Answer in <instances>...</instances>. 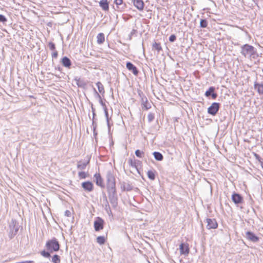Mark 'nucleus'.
<instances>
[{
  "label": "nucleus",
  "instance_id": "4",
  "mask_svg": "<svg viewBox=\"0 0 263 263\" xmlns=\"http://www.w3.org/2000/svg\"><path fill=\"white\" fill-rule=\"evenodd\" d=\"M10 232L9 237L10 239L13 238L17 233L19 229V225L15 220H12L9 225Z\"/></svg>",
  "mask_w": 263,
  "mask_h": 263
},
{
  "label": "nucleus",
  "instance_id": "18",
  "mask_svg": "<svg viewBox=\"0 0 263 263\" xmlns=\"http://www.w3.org/2000/svg\"><path fill=\"white\" fill-rule=\"evenodd\" d=\"M90 162V158H88V160L86 161H83L82 160H80L78 161L77 164V168L79 170H83L86 168L87 165Z\"/></svg>",
  "mask_w": 263,
  "mask_h": 263
},
{
  "label": "nucleus",
  "instance_id": "39",
  "mask_svg": "<svg viewBox=\"0 0 263 263\" xmlns=\"http://www.w3.org/2000/svg\"><path fill=\"white\" fill-rule=\"evenodd\" d=\"M7 21V18L3 14H0V22L5 23Z\"/></svg>",
  "mask_w": 263,
  "mask_h": 263
},
{
  "label": "nucleus",
  "instance_id": "30",
  "mask_svg": "<svg viewBox=\"0 0 263 263\" xmlns=\"http://www.w3.org/2000/svg\"><path fill=\"white\" fill-rule=\"evenodd\" d=\"M97 242L100 245L104 244L105 242V238L103 236H100L97 238Z\"/></svg>",
  "mask_w": 263,
  "mask_h": 263
},
{
  "label": "nucleus",
  "instance_id": "20",
  "mask_svg": "<svg viewBox=\"0 0 263 263\" xmlns=\"http://www.w3.org/2000/svg\"><path fill=\"white\" fill-rule=\"evenodd\" d=\"M61 63L64 67L69 69L72 64L70 60L67 57H64L61 59Z\"/></svg>",
  "mask_w": 263,
  "mask_h": 263
},
{
  "label": "nucleus",
  "instance_id": "44",
  "mask_svg": "<svg viewBox=\"0 0 263 263\" xmlns=\"http://www.w3.org/2000/svg\"><path fill=\"white\" fill-rule=\"evenodd\" d=\"M93 91L95 92V97L99 99H101V97L100 95L97 92V91L96 90L95 88H93Z\"/></svg>",
  "mask_w": 263,
  "mask_h": 263
},
{
  "label": "nucleus",
  "instance_id": "53",
  "mask_svg": "<svg viewBox=\"0 0 263 263\" xmlns=\"http://www.w3.org/2000/svg\"><path fill=\"white\" fill-rule=\"evenodd\" d=\"M259 163L260 164L261 167L263 168V160L259 162Z\"/></svg>",
  "mask_w": 263,
  "mask_h": 263
},
{
  "label": "nucleus",
  "instance_id": "1",
  "mask_svg": "<svg viewBox=\"0 0 263 263\" xmlns=\"http://www.w3.org/2000/svg\"><path fill=\"white\" fill-rule=\"evenodd\" d=\"M105 180L106 183V189L116 188V178L111 170H108L106 173Z\"/></svg>",
  "mask_w": 263,
  "mask_h": 263
},
{
  "label": "nucleus",
  "instance_id": "48",
  "mask_svg": "<svg viewBox=\"0 0 263 263\" xmlns=\"http://www.w3.org/2000/svg\"><path fill=\"white\" fill-rule=\"evenodd\" d=\"M64 215L67 217H70L71 216V212L69 210H66Z\"/></svg>",
  "mask_w": 263,
  "mask_h": 263
},
{
  "label": "nucleus",
  "instance_id": "52",
  "mask_svg": "<svg viewBox=\"0 0 263 263\" xmlns=\"http://www.w3.org/2000/svg\"><path fill=\"white\" fill-rule=\"evenodd\" d=\"M96 116V114H95V112L93 111V112H92V119H93L95 120V116Z\"/></svg>",
  "mask_w": 263,
  "mask_h": 263
},
{
  "label": "nucleus",
  "instance_id": "15",
  "mask_svg": "<svg viewBox=\"0 0 263 263\" xmlns=\"http://www.w3.org/2000/svg\"><path fill=\"white\" fill-rule=\"evenodd\" d=\"M246 238L253 242H257L259 241V237L251 231L246 232Z\"/></svg>",
  "mask_w": 263,
  "mask_h": 263
},
{
  "label": "nucleus",
  "instance_id": "6",
  "mask_svg": "<svg viewBox=\"0 0 263 263\" xmlns=\"http://www.w3.org/2000/svg\"><path fill=\"white\" fill-rule=\"evenodd\" d=\"M254 53V47L251 45L246 44L241 47V53L245 57H246L247 55H253Z\"/></svg>",
  "mask_w": 263,
  "mask_h": 263
},
{
  "label": "nucleus",
  "instance_id": "14",
  "mask_svg": "<svg viewBox=\"0 0 263 263\" xmlns=\"http://www.w3.org/2000/svg\"><path fill=\"white\" fill-rule=\"evenodd\" d=\"M181 254L187 255L190 252L189 246L187 243H181L179 246Z\"/></svg>",
  "mask_w": 263,
  "mask_h": 263
},
{
  "label": "nucleus",
  "instance_id": "34",
  "mask_svg": "<svg viewBox=\"0 0 263 263\" xmlns=\"http://www.w3.org/2000/svg\"><path fill=\"white\" fill-rule=\"evenodd\" d=\"M128 163L132 167L135 168L137 167V162L136 160H133L132 159H130L128 160Z\"/></svg>",
  "mask_w": 263,
  "mask_h": 263
},
{
  "label": "nucleus",
  "instance_id": "46",
  "mask_svg": "<svg viewBox=\"0 0 263 263\" xmlns=\"http://www.w3.org/2000/svg\"><path fill=\"white\" fill-rule=\"evenodd\" d=\"M105 210L106 211V212L109 214V213H111V209L110 205H106L104 207Z\"/></svg>",
  "mask_w": 263,
  "mask_h": 263
},
{
  "label": "nucleus",
  "instance_id": "45",
  "mask_svg": "<svg viewBox=\"0 0 263 263\" xmlns=\"http://www.w3.org/2000/svg\"><path fill=\"white\" fill-rule=\"evenodd\" d=\"M104 110L105 117L106 119V121H108V120H109V118H108V113L107 107H104Z\"/></svg>",
  "mask_w": 263,
  "mask_h": 263
},
{
  "label": "nucleus",
  "instance_id": "22",
  "mask_svg": "<svg viewBox=\"0 0 263 263\" xmlns=\"http://www.w3.org/2000/svg\"><path fill=\"white\" fill-rule=\"evenodd\" d=\"M126 8V4L125 3H123L121 5L117 6V7H115L113 6V8L116 11L122 12H124Z\"/></svg>",
  "mask_w": 263,
  "mask_h": 263
},
{
  "label": "nucleus",
  "instance_id": "29",
  "mask_svg": "<svg viewBox=\"0 0 263 263\" xmlns=\"http://www.w3.org/2000/svg\"><path fill=\"white\" fill-rule=\"evenodd\" d=\"M51 261L53 263H60L61 258H60V256L57 254H54L52 257Z\"/></svg>",
  "mask_w": 263,
  "mask_h": 263
},
{
  "label": "nucleus",
  "instance_id": "55",
  "mask_svg": "<svg viewBox=\"0 0 263 263\" xmlns=\"http://www.w3.org/2000/svg\"><path fill=\"white\" fill-rule=\"evenodd\" d=\"M56 69H58L59 71L61 70V68L60 67H58L57 68H55Z\"/></svg>",
  "mask_w": 263,
  "mask_h": 263
},
{
  "label": "nucleus",
  "instance_id": "40",
  "mask_svg": "<svg viewBox=\"0 0 263 263\" xmlns=\"http://www.w3.org/2000/svg\"><path fill=\"white\" fill-rule=\"evenodd\" d=\"M176 40V36L175 34H172L169 37V41L170 42H174Z\"/></svg>",
  "mask_w": 263,
  "mask_h": 263
},
{
  "label": "nucleus",
  "instance_id": "8",
  "mask_svg": "<svg viewBox=\"0 0 263 263\" xmlns=\"http://www.w3.org/2000/svg\"><path fill=\"white\" fill-rule=\"evenodd\" d=\"M122 192H129L133 190L134 186L129 181H123L120 182Z\"/></svg>",
  "mask_w": 263,
  "mask_h": 263
},
{
  "label": "nucleus",
  "instance_id": "21",
  "mask_svg": "<svg viewBox=\"0 0 263 263\" xmlns=\"http://www.w3.org/2000/svg\"><path fill=\"white\" fill-rule=\"evenodd\" d=\"M74 80L76 82V84L79 87L85 88L87 86V83L84 80H81L80 78L76 77Z\"/></svg>",
  "mask_w": 263,
  "mask_h": 263
},
{
  "label": "nucleus",
  "instance_id": "57",
  "mask_svg": "<svg viewBox=\"0 0 263 263\" xmlns=\"http://www.w3.org/2000/svg\"><path fill=\"white\" fill-rule=\"evenodd\" d=\"M8 261L7 260H5L4 261H3V262H7Z\"/></svg>",
  "mask_w": 263,
  "mask_h": 263
},
{
  "label": "nucleus",
  "instance_id": "16",
  "mask_svg": "<svg viewBox=\"0 0 263 263\" xmlns=\"http://www.w3.org/2000/svg\"><path fill=\"white\" fill-rule=\"evenodd\" d=\"M94 178H95L96 183L97 185L101 188L105 187V184L103 183V179L100 173H96L94 175Z\"/></svg>",
  "mask_w": 263,
  "mask_h": 263
},
{
  "label": "nucleus",
  "instance_id": "43",
  "mask_svg": "<svg viewBox=\"0 0 263 263\" xmlns=\"http://www.w3.org/2000/svg\"><path fill=\"white\" fill-rule=\"evenodd\" d=\"M254 157H255L256 159L258 161V162L261 161L263 159L260 157V156L256 153L254 154Z\"/></svg>",
  "mask_w": 263,
  "mask_h": 263
},
{
  "label": "nucleus",
  "instance_id": "51",
  "mask_svg": "<svg viewBox=\"0 0 263 263\" xmlns=\"http://www.w3.org/2000/svg\"><path fill=\"white\" fill-rule=\"evenodd\" d=\"M107 124L108 130H109L110 129V124H109V120H108V121H107Z\"/></svg>",
  "mask_w": 263,
  "mask_h": 263
},
{
  "label": "nucleus",
  "instance_id": "50",
  "mask_svg": "<svg viewBox=\"0 0 263 263\" xmlns=\"http://www.w3.org/2000/svg\"><path fill=\"white\" fill-rule=\"evenodd\" d=\"M99 102L100 104L103 107V108L104 109V107H106V106L105 104V103L103 102L102 98L101 99H99Z\"/></svg>",
  "mask_w": 263,
  "mask_h": 263
},
{
  "label": "nucleus",
  "instance_id": "31",
  "mask_svg": "<svg viewBox=\"0 0 263 263\" xmlns=\"http://www.w3.org/2000/svg\"><path fill=\"white\" fill-rule=\"evenodd\" d=\"M208 23L206 19H201L200 21V27L202 28H206Z\"/></svg>",
  "mask_w": 263,
  "mask_h": 263
},
{
  "label": "nucleus",
  "instance_id": "56",
  "mask_svg": "<svg viewBox=\"0 0 263 263\" xmlns=\"http://www.w3.org/2000/svg\"><path fill=\"white\" fill-rule=\"evenodd\" d=\"M93 134H94V135H96L97 133L95 132V133L93 132Z\"/></svg>",
  "mask_w": 263,
  "mask_h": 263
},
{
  "label": "nucleus",
  "instance_id": "28",
  "mask_svg": "<svg viewBox=\"0 0 263 263\" xmlns=\"http://www.w3.org/2000/svg\"><path fill=\"white\" fill-rule=\"evenodd\" d=\"M147 175L148 178L152 180H154L156 178L155 172L154 171L151 170L148 171Z\"/></svg>",
  "mask_w": 263,
  "mask_h": 263
},
{
  "label": "nucleus",
  "instance_id": "10",
  "mask_svg": "<svg viewBox=\"0 0 263 263\" xmlns=\"http://www.w3.org/2000/svg\"><path fill=\"white\" fill-rule=\"evenodd\" d=\"M207 98L211 97L212 99H216L217 97V94L215 92V88L214 86H211L207 90L204 94Z\"/></svg>",
  "mask_w": 263,
  "mask_h": 263
},
{
  "label": "nucleus",
  "instance_id": "32",
  "mask_svg": "<svg viewBox=\"0 0 263 263\" xmlns=\"http://www.w3.org/2000/svg\"><path fill=\"white\" fill-rule=\"evenodd\" d=\"M155 119V114L153 112H149L147 116V120L149 123L152 122Z\"/></svg>",
  "mask_w": 263,
  "mask_h": 263
},
{
  "label": "nucleus",
  "instance_id": "17",
  "mask_svg": "<svg viewBox=\"0 0 263 263\" xmlns=\"http://www.w3.org/2000/svg\"><path fill=\"white\" fill-rule=\"evenodd\" d=\"M82 186L85 191L89 192H91L93 189V184L89 181L83 182Z\"/></svg>",
  "mask_w": 263,
  "mask_h": 263
},
{
  "label": "nucleus",
  "instance_id": "54",
  "mask_svg": "<svg viewBox=\"0 0 263 263\" xmlns=\"http://www.w3.org/2000/svg\"><path fill=\"white\" fill-rule=\"evenodd\" d=\"M91 109H92V112H93V111L95 112V108L93 107V105H91Z\"/></svg>",
  "mask_w": 263,
  "mask_h": 263
},
{
  "label": "nucleus",
  "instance_id": "24",
  "mask_svg": "<svg viewBox=\"0 0 263 263\" xmlns=\"http://www.w3.org/2000/svg\"><path fill=\"white\" fill-rule=\"evenodd\" d=\"M97 42L98 44H102L105 41V36L103 33H99L97 36Z\"/></svg>",
  "mask_w": 263,
  "mask_h": 263
},
{
  "label": "nucleus",
  "instance_id": "47",
  "mask_svg": "<svg viewBox=\"0 0 263 263\" xmlns=\"http://www.w3.org/2000/svg\"><path fill=\"white\" fill-rule=\"evenodd\" d=\"M53 51H54V52L52 53V58L56 59L58 57V52L55 50H53Z\"/></svg>",
  "mask_w": 263,
  "mask_h": 263
},
{
  "label": "nucleus",
  "instance_id": "38",
  "mask_svg": "<svg viewBox=\"0 0 263 263\" xmlns=\"http://www.w3.org/2000/svg\"><path fill=\"white\" fill-rule=\"evenodd\" d=\"M78 174L80 178L85 179L86 178V174L84 172H80Z\"/></svg>",
  "mask_w": 263,
  "mask_h": 263
},
{
  "label": "nucleus",
  "instance_id": "2",
  "mask_svg": "<svg viewBox=\"0 0 263 263\" xmlns=\"http://www.w3.org/2000/svg\"><path fill=\"white\" fill-rule=\"evenodd\" d=\"M107 192L108 193V197L110 203L113 208H116L118 205V200L116 187L107 189Z\"/></svg>",
  "mask_w": 263,
  "mask_h": 263
},
{
  "label": "nucleus",
  "instance_id": "26",
  "mask_svg": "<svg viewBox=\"0 0 263 263\" xmlns=\"http://www.w3.org/2000/svg\"><path fill=\"white\" fill-rule=\"evenodd\" d=\"M254 88L257 90L259 94L263 95V84L255 83L254 84Z\"/></svg>",
  "mask_w": 263,
  "mask_h": 263
},
{
  "label": "nucleus",
  "instance_id": "13",
  "mask_svg": "<svg viewBox=\"0 0 263 263\" xmlns=\"http://www.w3.org/2000/svg\"><path fill=\"white\" fill-rule=\"evenodd\" d=\"M127 69L132 72L135 76H137L139 72L138 69L132 62H127L126 64Z\"/></svg>",
  "mask_w": 263,
  "mask_h": 263
},
{
  "label": "nucleus",
  "instance_id": "11",
  "mask_svg": "<svg viewBox=\"0 0 263 263\" xmlns=\"http://www.w3.org/2000/svg\"><path fill=\"white\" fill-rule=\"evenodd\" d=\"M206 228L209 230L216 229L218 227L217 222L215 219L206 218Z\"/></svg>",
  "mask_w": 263,
  "mask_h": 263
},
{
  "label": "nucleus",
  "instance_id": "5",
  "mask_svg": "<svg viewBox=\"0 0 263 263\" xmlns=\"http://www.w3.org/2000/svg\"><path fill=\"white\" fill-rule=\"evenodd\" d=\"M138 95L141 100V105L142 108L145 110H148L151 108V104L148 102L147 99L145 96L143 91L141 90L138 89Z\"/></svg>",
  "mask_w": 263,
  "mask_h": 263
},
{
  "label": "nucleus",
  "instance_id": "33",
  "mask_svg": "<svg viewBox=\"0 0 263 263\" xmlns=\"http://www.w3.org/2000/svg\"><path fill=\"white\" fill-rule=\"evenodd\" d=\"M50 253L51 252H50L49 251H46L45 250H43V251H41V254L44 257L49 258L51 257Z\"/></svg>",
  "mask_w": 263,
  "mask_h": 263
},
{
  "label": "nucleus",
  "instance_id": "36",
  "mask_svg": "<svg viewBox=\"0 0 263 263\" xmlns=\"http://www.w3.org/2000/svg\"><path fill=\"white\" fill-rule=\"evenodd\" d=\"M48 46L51 50H55V46L54 43L50 42L48 43Z\"/></svg>",
  "mask_w": 263,
  "mask_h": 263
},
{
  "label": "nucleus",
  "instance_id": "23",
  "mask_svg": "<svg viewBox=\"0 0 263 263\" xmlns=\"http://www.w3.org/2000/svg\"><path fill=\"white\" fill-rule=\"evenodd\" d=\"M152 49L156 50L158 53L162 50L160 43L154 42L152 44Z\"/></svg>",
  "mask_w": 263,
  "mask_h": 263
},
{
  "label": "nucleus",
  "instance_id": "27",
  "mask_svg": "<svg viewBox=\"0 0 263 263\" xmlns=\"http://www.w3.org/2000/svg\"><path fill=\"white\" fill-rule=\"evenodd\" d=\"M99 92L102 95L105 93V90L103 84L100 82H98L96 83Z\"/></svg>",
  "mask_w": 263,
  "mask_h": 263
},
{
  "label": "nucleus",
  "instance_id": "19",
  "mask_svg": "<svg viewBox=\"0 0 263 263\" xmlns=\"http://www.w3.org/2000/svg\"><path fill=\"white\" fill-rule=\"evenodd\" d=\"M99 6L104 11L109 10V2L108 0H101L99 3Z\"/></svg>",
  "mask_w": 263,
  "mask_h": 263
},
{
  "label": "nucleus",
  "instance_id": "9",
  "mask_svg": "<svg viewBox=\"0 0 263 263\" xmlns=\"http://www.w3.org/2000/svg\"><path fill=\"white\" fill-rule=\"evenodd\" d=\"M104 220L100 217H97L94 222V228L96 231H99L103 229Z\"/></svg>",
  "mask_w": 263,
  "mask_h": 263
},
{
  "label": "nucleus",
  "instance_id": "35",
  "mask_svg": "<svg viewBox=\"0 0 263 263\" xmlns=\"http://www.w3.org/2000/svg\"><path fill=\"white\" fill-rule=\"evenodd\" d=\"M143 154V152H142L139 149H137L135 151V155L138 158H142Z\"/></svg>",
  "mask_w": 263,
  "mask_h": 263
},
{
  "label": "nucleus",
  "instance_id": "12",
  "mask_svg": "<svg viewBox=\"0 0 263 263\" xmlns=\"http://www.w3.org/2000/svg\"><path fill=\"white\" fill-rule=\"evenodd\" d=\"M232 200L236 204H241L243 201L242 196L240 194L236 193H234L232 195Z\"/></svg>",
  "mask_w": 263,
  "mask_h": 263
},
{
  "label": "nucleus",
  "instance_id": "7",
  "mask_svg": "<svg viewBox=\"0 0 263 263\" xmlns=\"http://www.w3.org/2000/svg\"><path fill=\"white\" fill-rule=\"evenodd\" d=\"M220 107V104L217 102H213L208 108V113L212 116H215L218 112Z\"/></svg>",
  "mask_w": 263,
  "mask_h": 263
},
{
  "label": "nucleus",
  "instance_id": "41",
  "mask_svg": "<svg viewBox=\"0 0 263 263\" xmlns=\"http://www.w3.org/2000/svg\"><path fill=\"white\" fill-rule=\"evenodd\" d=\"M123 3V0H114V3L116 5L115 7H117Z\"/></svg>",
  "mask_w": 263,
  "mask_h": 263
},
{
  "label": "nucleus",
  "instance_id": "42",
  "mask_svg": "<svg viewBox=\"0 0 263 263\" xmlns=\"http://www.w3.org/2000/svg\"><path fill=\"white\" fill-rule=\"evenodd\" d=\"M97 126V124L96 123L95 121L93 119H92V127L93 131L94 133H95V131H96Z\"/></svg>",
  "mask_w": 263,
  "mask_h": 263
},
{
  "label": "nucleus",
  "instance_id": "25",
  "mask_svg": "<svg viewBox=\"0 0 263 263\" xmlns=\"http://www.w3.org/2000/svg\"><path fill=\"white\" fill-rule=\"evenodd\" d=\"M153 155L155 158V159L157 160V161H161L162 160H163V156L162 155V154L160 153V152H154L153 153Z\"/></svg>",
  "mask_w": 263,
  "mask_h": 263
},
{
  "label": "nucleus",
  "instance_id": "37",
  "mask_svg": "<svg viewBox=\"0 0 263 263\" xmlns=\"http://www.w3.org/2000/svg\"><path fill=\"white\" fill-rule=\"evenodd\" d=\"M103 202H104V207L107 205H109L108 201L107 200V196H106L105 194H103Z\"/></svg>",
  "mask_w": 263,
  "mask_h": 263
},
{
  "label": "nucleus",
  "instance_id": "49",
  "mask_svg": "<svg viewBox=\"0 0 263 263\" xmlns=\"http://www.w3.org/2000/svg\"><path fill=\"white\" fill-rule=\"evenodd\" d=\"M136 30L135 29H133L132 31H131V32L130 33V34H129V39L130 40H131L132 39V36L136 32Z\"/></svg>",
  "mask_w": 263,
  "mask_h": 263
},
{
  "label": "nucleus",
  "instance_id": "3",
  "mask_svg": "<svg viewBox=\"0 0 263 263\" xmlns=\"http://www.w3.org/2000/svg\"><path fill=\"white\" fill-rule=\"evenodd\" d=\"M46 247L50 252H57L60 249V244L55 238H53L46 242Z\"/></svg>",
  "mask_w": 263,
  "mask_h": 263
}]
</instances>
